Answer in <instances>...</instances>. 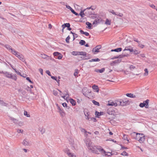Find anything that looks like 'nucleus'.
I'll use <instances>...</instances> for the list:
<instances>
[{"instance_id":"1","label":"nucleus","mask_w":157,"mask_h":157,"mask_svg":"<svg viewBox=\"0 0 157 157\" xmlns=\"http://www.w3.org/2000/svg\"><path fill=\"white\" fill-rule=\"evenodd\" d=\"M89 149L93 153L99 154V152L101 153H103L105 155L110 156L112 155V154L109 152H106L104 149L101 146H94L91 142H89L88 144H86Z\"/></svg>"},{"instance_id":"2","label":"nucleus","mask_w":157,"mask_h":157,"mask_svg":"<svg viewBox=\"0 0 157 157\" xmlns=\"http://www.w3.org/2000/svg\"><path fill=\"white\" fill-rule=\"evenodd\" d=\"M130 135L133 138L135 139L140 143H144L145 140V136L143 133L134 132L131 133Z\"/></svg>"},{"instance_id":"3","label":"nucleus","mask_w":157,"mask_h":157,"mask_svg":"<svg viewBox=\"0 0 157 157\" xmlns=\"http://www.w3.org/2000/svg\"><path fill=\"white\" fill-rule=\"evenodd\" d=\"M5 76L7 78H11L15 81H16L17 79V76L16 74H13L12 73H10V72L7 71L3 72L2 71Z\"/></svg>"},{"instance_id":"4","label":"nucleus","mask_w":157,"mask_h":157,"mask_svg":"<svg viewBox=\"0 0 157 157\" xmlns=\"http://www.w3.org/2000/svg\"><path fill=\"white\" fill-rule=\"evenodd\" d=\"M149 100L147 99L146 100L144 101L143 103H141L140 104V106L141 108L145 107L146 108H147L148 106V103Z\"/></svg>"},{"instance_id":"5","label":"nucleus","mask_w":157,"mask_h":157,"mask_svg":"<svg viewBox=\"0 0 157 157\" xmlns=\"http://www.w3.org/2000/svg\"><path fill=\"white\" fill-rule=\"evenodd\" d=\"M101 45H98L92 49V52L94 54H96V53L98 52H100L99 49H101Z\"/></svg>"},{"instance_id":"6","label":"nucleus","mask_w":157,"mask_h":157,"mask_svg":"<svg viewBox=\"0 0 157 157\" xmlns=\"http://www.w3.org/2000/svg\"><path fill=\"white\" fill-rule=\"evenodd\" d=\"M56 105L59 110V112L60 115L62 117H64L65 115V113L63 109H61L58 104H56Z\"/></svg>"},{"instance_id":"7","label":"nucleus","mask_w":157,"mask_h":157,"mask_svg":"<svg viewBox=\"0 0 157 157\" xmlns=\"http://www.w3.org/2000/svg\"><path fill=\"white\" fill-rule=\"evenodd\" d=\"M109 11L112 13L113 14L117 15L120 17H121L123 16V14L122 13L118 12H115L113 10H109Z\"/></svg>"},{"instance_id":"8","label":"nucleus","mask_w":157,"mask_h":157,"mask_svg":"<svg viewBox=\"0 0 157 157\" xmlns=\"http://www.w3.org/2000/svg\"><path fill=\"white\" fill-rule=\"evenodd\" d=\"M118 103L116 102L113 101L112 100H110L108 101V103L107 105V106H116L117 105Z\"/></svg>"},{"instance_id":"9","label":"nucleus","mask_w":157,"mask_h":157,"mask_svg":"<svg viewBox=\"0 0 157 157\" xmlns=\"http://www.w3.org/2000/svg\"><path fill=\"white\" fill-rule=\"evenodd\" d=\"M117 102L118 104L123 106L126 105L128 104V101H126L121 100L119 101H117Z\"/></svg>"},{"instance_id":"10","label":"nucleus","mask_w":157,"mask_h":157,"mask_svg":"<svg viewBox=\"0 0 157 157\" xmlns=\"http://www.w3.org/2000/svg\"><path fill=\"white\" fill-rule=\"evenodd\" d=\"M102 19L100 18H96L94 20V21L93 22L92 24L93 25H96L98 24L99 23L101 22L102 21Z\"/></svg>"},{"instance_id":"11","label":"nucleus","mask_w":157,"mask_h":157,"mask_svg":"<svg viewBox=\"0 0 157 157\" xmlns=\"http://www.w3.org/2000/svg\"><path fill=\"white\" fill-rule=\"evenodd\" d=\"M126 95L127 97L130 98H136V96L133 95V94L131 93H127L126 94H124L121 96V97L124 98L125 97V96Z\"/></svg>"},{"instance_id":"12","label":"nucleus","mask_w":157,"mask_h":157,"mask_svg":"<svg viewBox=\"0 0 157 157\" xmlns=\"http://www.w3.org/2000/svg\"><path fill=\"white\" fill-rule=\"evenodd\" d=\"M41 57L42 58L47 60L52 59V57L51 56H48L44 54H41Z\"/></svg>"},{"instance_id":"13","label":"nucleus","mask_w":157,"mask_h":157,"mask_svg":"<svg viewBox=\"0 0 157 157\" xmlns=\"http://www.w3.org/2000/svg\"><path fill=\"white\" fill-rule=\"evenodd\" d=\"M65 152L68 155L69 157H77L73 153H70L69 151V150L68 149Z\"/></svg>"},{"instance_id":"14","label":"nucleus","mask_w":157,"mask_h":157,"mask_svg":"<svg viewBox=\"0 0 157 157\" xmlns=\"http://www.w3.org/2000/svg\"><path fill=\"white\" fill-rule=\"evenodd\" d=\"M82 91L83 95H86V93H89L91 91L86 87L83 88L82 89Z\"/></svg>"},{"instance_id":"15","label":"nucleus","mask_w":157,"mask_h":157,"mask_svg":"<svg viewBox=\"0 0 157 157\" xmlns=\"http://www.w3.org/2000/svg\"><path fill=\"white\" fill-rule=\"evenodd\" d=\"M93 93L92 92H90L89 93H86V95H84L86 97L88 98H91V97H93Z\"/></svg>"},{"instance_id":"16","label":"nucleus","mask_w":157,"mask_h":157,"mask_svg":"<svg viewBox=\"0 0 157 157\" xmlns=\"http://www.w3.org/2000/svg\"><path fill=\"white\" fill-rule=\"evenodd\" d=\"M60 95H61V97L63 98H68L69 96V94L68 93L67 91L65 92V93L63 94L62 95V94H61Z\"/></svg>"},{"instance_id":"17","label":"nucleus","mask_w":157,"mask_h":157,"mask_svg":"<svg viewBox=\"0 0 157 157\" xmlns=\"http://www.w3.org/2000/svg\"><path fill=\"white\" fill-rule=\"evenodd\" d=\"M92 88L97 92H98L99 91V88L98 86L95 85H94L92 86Z\"/></svg>"},{"instance_id":"18","label":"nucleus","mask_w":157,"mask_h":157,"mask_svg":"<svg viewBox=\"0 0 157 157\" xmlns=\"http://www.w3.org/2000/svg\"><path fill=\"white\" fill-rule=\"evenodd\" d=\"M107 113L109 115L114 114V111L112 110V109L111 108L107 110Z\"/></svg>"},{"instance_id":"19","label":"nucleus","mask_w":157,"mask_h":157,"mask_svg":"<svg viewBox=\"0 0 157 157\" xmlns=\"http://www.w3.org/2000/svg\"><path fill=\"white\" fill-rule=\"evenodd\" d=\"M123 139L124 140H127L128 143L129 142V139L128 138V136L127 135L124 134L123 135Z\"/></svg>"},{"instance_id":"20","label":"nucleus","mask_w":157,"mask_h":157,"mask_svg":"<svg viewBox=\"0 0 157 157\" xmlns=\"http://www.w3.org/2000/svg\"><path fill=\"white\" fill-rule=\"evenodd\" d=\"M23 144L25 146H28L30 145V143L26 139H25L23 140Z\"/></svg>"},{"instance_id":"21","label":"nucleus","mask_w":157,"mask_h":157,"mask_svg":"<svg viewBox=\"0 0 157 157\" xmlns=\"http://www.w3.org/2000/svg\"><path fill=\"white\" fill-rule=\"evenodd\" d=\"M70 24L69 23H64L62 25V27L63 29H64L65 27H70Z\"/></svg>"},{"instance_id":"22","label":"nucleus","mask_w":157,"mask_h":157,"mask_svg":"<svg viewBox=\"0 0 157 157\" xmlns=\"http://www.w3.org/2000/svg\"><path fill=\"white\" fill-rule=\"evenodd\" d=\"M18 58L23 62H24L25 61V59L24 58V56L22 55H20V56H19Z\"/></svg>"},{"instance_id":"23","label":"nucleus","mask_w":157,"mask_h":157,"mask_svg":"<svg viewBox=\"0 0 157 157\" xmlns=\"http://www.w3.org/2000/svg\"><path fill=\"white\" fill-rule=\"evenodd\" d=\"M122 48H118L114 49H112L111 50L112 52H120L122 51Z\"/></svg>"},{"instance_id":"24","label":"nucleus","mask_w":157,"mask_h":157,"mask_svg":"<svg viewBox=\"0 0 157 157\" xmlns=\"http://www.w3.org/2000/svg\"><path fill=\"white\" fill-rule=\"evenodd\" d=\"M7 46H8L9 47V48H10V50H11V52L12 54L14 55V53L17 52L14 49H13L11 48V46H10L9 45H7Z\"/></svg>"},{"instance_id":"25","label":"nucleus","mask_w":157,"mask_h":157,"mask_svg":"<svg viewBox=\"0 0 157 157\" xmlns=\"http://www.w3.org/2000/svg\"><path fill=\"white\" fill-rule=\"evenodd\" d=\"M80 32L81 34H85L86 36H89V34L87 32H84L82 30H80Z\"/></svg>"},{"instance_id":"26","label":"nucleus","mask_w":157,"mask_h":157,"mask_svg":"<svg viewBox=\"0 0 157 157\" xmlns=\"http://www.w3.org/2000/svg\"><path fill=\"white\" fill-rule=\"evenodd\" d=\"M79 55H82L85 57L86 56L87 53L84 52H79Z\"/></svg>"},{"instance_id":"27","label":"nucleus","mask_w":157,"mask_h":157,"mask_svg":"<svg viewBox=\"0 0 157 157\" xmlns=\"http://www.w3.org/2000/svg\"><path fill=\"white\" fill-rule=\"evenodd\" d=\"M100 61V59L98 58L93 59L89 60V62H98Z\"/></svg>"},{"instance_id":"28","label":"nucleus","mask_w":157,"mask_h":157,"mask_svg":"<svg viewBox=\"0 0 157 157\" xmlns=\"http://www.w3.org/2000/svg\"><path fill=\"white\" fill-rule=\"evenodd\" d=\"M105 71V68H102L101 69H97L95 71L97 72H99L100 73H102L103 72Z\"/></svg>"},{"instance_id":"29","label":"nucleus","mask_w":157,"mask_h":157,"mask_svg":"<svg viewBox=\"0 0 157 157\" xmlns=\"http://www.w3.org/2000/svg\"><path fill=\"white\" fill-rule=\"evenodd\" d=\"M70 102L72 104V105H75L76 104V101L73 99H69Z\"/></svg>"},{"instance_id":"30","label":"nucleus","mask_w":157,"mask_h":157,"mask_svg":"<svg viewBox=\"0 0 157 157\" xmlns=\"http://www.w3.org/2000/svg\"><path fill=\"white\" fill-rule=\"evenodd\" d=\"M51 78L53 79H54L57 82V83H58V84H59V79L57 80V78L56 76H51Z\"/></svg>"},{"instance_id":"31","label":"nucleus","mask_w":157,"mask_h":157,"mask_svg":"<svg viewBox=\"0 0 157 157\" xmlns=\"http://www.w3.org/2000/svg\"><path fill=\"white\" fill-rule=\"evenodd\" d=\"M86 25L88 26V28L89 29H92L91 26L92 24L89 22H86Z\"/></svg>"},{"instance_id":"32","label":"nucleus","mask_w":157,"mask_h":157,"mask_svg":"<svg viewBox=\"0 0 157 157\" xmlns=\"http://www.w3.org/2000/svg\"><path fill=\"white\" fill-rule=\"evenodd\" d=\"M79 71L78 69H76L75 70V72L74 73V75L75 77H78V74L79 72Z\"/></svg>"},{"instance_id":"33","label":"nucleus","mask_w":157,"mask_h":157,"mask_svg":"<svg viewBox=\"0 0 157 157\" xmlns=\"http://www.w3.org/2000/svg\"><path fill=\"white\" fill-rule=\"evenodd\" d=\"M72 54L74 56L79 55V52L73 51Z\"/></svg>"},{"instance_id":"34","label":"nucleus","mask_w":157,"mask_h":157,"mask_svg":"<svg viewBox=\"0 0 157 157\" xmlns=\"http://www.w3.org/2000/svg\"><path fill=\"white\" fill-rule=\"evenodd\" d=\"M128 47H126L125 49L123 50V51L126 50L129 51L130 52H132L133 51V50L132 49H130L128 48Z\"/></svg>"},{"instance_id":"35","label":"nucleus","mask_w":157,"mask_h":157,"mask_svg":"<svg viewBox=\"0 0 157 157\" xmlns=\"http://www.w3.org/2000/svg\"><path fill=\"white\" fill-rule=\"evenodd\" d=\"M85 115L86 119L88 120H90V117L88 113H85Z\"/></svg>"},{"instance_id":"36","label":"nucleus","mask_w":157,"mask_h":157,"mask_svg":"<svg viewBox=\"0 0 157 157\" xmlns=\"http://www.w3.org/2000/svg\"><path fill=\"white\" fill-rule=\"evenodd\" d=\"M79 44L81 45H83L86 44V42L85 41L83 40H81L79 42Z\"/></svg>"},{"instance_id":"37","label":"nucleus","mask_w":157,"mask_h":157,"mask_svg":"<svg viewBox=\"0 0 157 157\" xmlns=\"http://www.w3.org/2000/svg\"><path fill=\"white\" fill-rule=\"evenodd\" d=\"M123 57L122 55H121L118 56H114L112 58V59H117L119 58H122Z\"/></svg>"},{"instance_id":"38","label":"nucleus","mask_w":157,"mask_h":157,"mask_svg":"<svg viewBox=\"0 0 157 157\" xmlns=\"http://www.w3.org/2000/svg\"><path fill=\"white\" fill-rule=\"evenodd\" d=\"M105 24L107 25H110L111 24V21L108 19H107L105 22Z\"/></svg>"},{"instance_id":"39","label":"nucleus","mask_w":157,"mask_h":157,"mask_svg":"<svg viewBox=\"0 0 157 157\" xmlns=\"http://www.w3.org/2000/svg\"><path fill=\"white\" fill-rule=\"evenodd\" d=\"M85 10H83V11L82 10L80 12V13H79V15L81 16V17H84L83 15H84V12Z\"/></svg>"},{"instance_id":"40","label":"nucleus","mask_w":157,"mask_h":157,"mask_svg":"<svg viewBox=\"0 0 157 157\" xmlns=\"http://www.w3.org/2000/svg\"><path fill=\"white\" fill-rule=\"evenodd\" d=\"M133 52H134V54L135 55H136L138 54H139L140 53V51H137V50H136V49L133 50Z\"/></svg>"},{"instance_id":"41","label":"nucleus","mask_w":157,"mask_h":157,"mask_svg":"<svg viewBox=\"0 0 157 157\" xmlns=\"http://www.w3.org/2000/svg\"><path fill=\"white\" fill-rule=\"evenodd\" d=\"M70 39V37L69 36H68L66 38V42L68 44L69 43V40Z\"/></svg>"},{"instance_id":"42","label":"nucleus","mask_w":157,"mask_h":157,"mask_svg":"<svg viewBox=\"0 0 157 157\" xmlns=\"http://www.w3.org/2000/svg\"><path fill=\"white\" fill-rule=\"evenodd\" d=\"M121 155L123 156H128V154L125 151H123L121 154Z\"/></svg>"},{"instance_id":"43","label":"nucleus","mask_w":157,"mask_h":157,"mask_svg":"<svg viewBox=\"0 0 157 157\" xmlns=\"http://www.w3.org/2000/svg\"><path fill=\"white\" fill-rule=\"evenodd\" d=\"M24 115L25 116L28 117H30V115L29 114H28V112L26 111H24Z\"/></svg>"},{"instance_id":"44","label":"nucleus","mask_w":157,"mask_h":157,"mask_svg":"<svg viewBox=\"0 0 157 157\" xmlns=\"http://www.w3.org/2000/svg\"><path fill=\"white\" fill-rule=\"evenodd\" d=\"M90 9H91L92 10H95V7H94V6H91L89 7H88L86 8V10H89Z\"/></svg>"},{"instance_id":"45","label":"nucleus","mask_w":157,"mask_h":157,"mask_svg":"<svg viewBox=\"0 0 157 157\" xmlns=\"http://www.w3.org/2000/svg\"><path fill=\"white\" fill-rule=\"evenodd\" d=\"M144 71L145 72L144 74V75H145V76L147 75L148 74V71L147 69V68H145V69Z\"/></svg>"},{"instance_id":"46","label":"nucleus","mask_w":157,"mask_h":157,"mask_svg":"<svg viewBox=\"0 0 157 157\" xmlns=\"http://www.w3.org/2000/svg\"><path fill=\"white\" fill-rule=\"evenodd\" d=\"M62 54L59 53V55L57 56V58L59 59H60L62 58Z\"/></svg>"},{"instance_id":"47","label":"nucleus","mask_w":157,"mask_h":157,"mask_svg":"<svg viewBox=\"0 0 157 157\" xmlns=\"http://www.w3.org/2000/svg\"><path fill=\"white\" fill-rule=\"evenodd\" d=\"M92 102L94 103V104L96 105H99V103L98 102L95 101V100H93Z\"/></svg>"},{"instance_id":"48","label":"nucleus","mask_w":157,"mask_h":157,"mask_svg":"<svg viewBox=\"0 0 157 157\" xmlns=\"http://www.w3.org/2000/svg\"><path fill=\"white\" fill-rule=\"evenodd\" d=\"M17 132L18 133H23V130L21 129H18L17 130Z\"/></svg>"},{"instance_id":"49","label":"nucleus","mask_w":157,"mask_h":157,"mask_svg":"<svg viewBox=\"0 0 157 157\" xmlns=\"http://www.w3.org/2000/svg\"><path fill=\"white\" fill-rule=\"evenodd\" d=\"M101 113H101V112L99 113L98 112H95V115H96L98 116H100L101 115Z\"/></svg>"},{"instance_id":"50","label":"nucleus","mask_w":157,"mask_h":157,"mask_svg":"<svg viewBox=\"0 0 157 157\" xmlns=\"http://www.w3.org/2000/svg\"><path fill=\"white\" fill-rule=\"evenodd\" d=\"M135 68V67L132 65H130V66L129 67V69L131 70H133Z\"/></svg>"},{"instance_id":"51","label":"nucleus","mask_w":157,"mask_h":157,"mask_svg":"<svg viewBox=\"0 0 157 157\" xmlns=\"http://www.w3.org/2000/svg\"><path fill=\"white\" fill-rule=\"evenodd\" d=\"M71 11L74 14H75V15L77 16L78 15V13H76L74 10L73 9H71Z\"/></svg>"},{"instance_id":"52","label":"nucleus","mask_w":157,"mask_h":157,"mask_svg":"<svg viewBox=\"0 0 157 157\" xmlns=\"http://www.w3.org/2000/svg\"><path fill=\"white\" fill-rule=\"evenodd\" d=\"M59 54V53L58 52H55L53 53V55L55 56H58Z\"/></svg>"},{"instance_id":"53","label":"nucleus","mask_w":157,"mask_h":157,"mask_svg":"<svg viewBox=\"0 0 157 157\" xmlns=\"http://www.w3.org/2000/svg\"><path fill=\"white\" fill-rule=\"evenodd\" d=\"M139 44L138 46L140 48H143L144 47V45L141 44H140V43H139V44Z\"/></svg>"},{"instance_id":"54","label":"nucleus","mask_w":157,"mask_h":157,"mask_svg":"<svg viewBox=\"0 0 157 157\" xmlns=\"http://www.w3.org/2000/svg\"><path fill=\"white\" fill-rule=\"evenodd\" d=\"M26 79L28 80L29 82H30L31 83H33V82L31 81V80L30 79V78L29 77H27L26 78Z\"/></svg>"},{"instance_id":"55","label":"nucleus","mask_w":157,"mask_h":157,"mask_svg":"<svg viewBox=\"0 0 157 157\" xmlns=\"http://www.w3.org/2000/svg\"><path fill=\"white\" fill-rule=\"evenodd\" d=\"M70 33L73 34V37H74L73 40H74L75 39V35L77 36V35L76 34H75V33H73L72 31H71Z\"/></svg>"},{"instance_id":"56","label":"nucleus","mask_w":157,"mask_h":157,"mask_svg":"<svg viewBox=\"0 0 157 157\" xmlns=\"http://www.w3.org/2000/svg\"><path fill=\"white\" fill-rule=\"evenodd\" d=\"M14 55H15L16 57L17 58L19 57V56H20V55L19 54V53L17 52L14 53Z\"/></svg>"},{"instance_id":"57","label":"nucleus","mask_w":157,"mask_h":157,"mask_svg":"<svg viewBox=\"0 0 157 157\" xmlns=\"http://www.w3.org/2000/svg\"><path fill=\"white\" fill-rule=\"evenodd\" d=\"M39 71L40 72V74L41 75H43V70L41 68H40L39 69Z\"/></svg>"},{"instance_id":"58","label":"nucleus","mask_w":157,"mask_h":157,"mask_svg":"<svg viewBox=\"0 0 157 157\" xmlns=\"http://www.w3.org/2000/svg\"><path fill=\"white\" fill-rule=\"evenodd\" d=\"M81 131L82 132H84V133H86L87 132V131L84 128H82L81 129Z\"/></svg>"},{"instance_id":"59","label":"nucleus","mask_w":157,"mask_h":157,"mask_svg":"<svg viewBox=\"0 0 157 157\" xmlns=\"http://www.w3.org/2000/svg\"><path fill=\"white\" fill-rule=\"evenodd\" d=\"M46 73L49 76H51V73L49 70H47L46 71Z\"/></svg>"},{"instance_id":"60","label":"nucleus","mask_w":157,"mask_h":157,"mask_svg":"<svg viewBox=\"0 0 157 157\" xmlns=\"http://www.w3.org/2000/svg\"><path fill=\"white\" fill-rule=\"evenodd\" d=\"M66 7L68 9L70 10L71 11V9H72L69 6L66 5Z\"/></svg>"},{"instance_id":"61","label":"nucleus","mask_w":157,"mask_h":157,"mask_svg":"<svg viewBox=\"0 0 157 157\" xmlns=\"http://www.w3.org/2000/svg\"><path fill=\"white\" fill-rule=\"evenodd\" d=\"M53 93L55 95H56L58 93L57 91L55 90H54L53 91Z\"/></svg>"},{"instance_id":"62","label":"nucleus","mask_w":157,"mask_h":157,"mask_svg":"<svg viewBox=\"0 0 157 157\" xmlns=\"http://www.w3.org/2000/svg\"><path fill=\"white\" fill-rule=\"evenodd\" d=\"M150 6L153 9H156L155 6V5H154L153 4H151V5H150Z\"/></svg>"},{"instance_id":"63","label":"nucleus","mask_w":157,"mask_h":157,"mask_svg":"<svg viewBox=\"0 0 157 157\" xmlns=\"http://www.w3.org/2000/svg\"><path fill=\"white\" fill-rule=\"evenodd\" d=\"M133 40L135 41H136V42H137L138 44H139V43H140V41H138V40L136 39V38H133Z\"/></svg>"},{"instance_id":"64","label":"nucleus","mask_w":157,"mask_h":157,"mask_svg":"<svg viewBox=\"0 0 157 157\" xmlns=\"http://www.w3.org/2000/svg\"><path fill=\"white\" fill-rule=\"evenodd\" d=\"M62 105L64 107H67V104L66 103H63Z\"/></svg>"}]
</instances>
